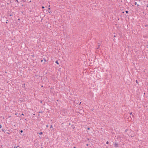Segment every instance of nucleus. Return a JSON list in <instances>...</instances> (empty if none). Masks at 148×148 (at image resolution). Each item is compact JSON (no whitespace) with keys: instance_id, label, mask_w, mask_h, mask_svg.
<instances>
[{"instance_id":"obj_1","label":"nucleus","mask_w":148,"mask_h":148,"mask_svg":"<svg viewBox=\"0 0 148 148\" xmlns=\"http://www.w3.org/2000/svg\"><path fill=\"white\" fill-rule=\"evenodd\" d=\"M39 142L36 141V142L35 141V143H34V145L35 146H36L37 147H38L39 145Z\"/></svg>"},{"instance_id":"obj_2","label":"nucleus","mask_w":148,"mask_h":148,"mask_svg":"<svg viewBox=\"0 0 148 148\" xmlns=\"http://www.w3.org/2000/svg\"><path fill=\"white\" fill-rule=\"evenodd\" d=\"M101 41H99V42L98 43V45H97V46H98V47L97 48V49H98L101 46Z\"/></svg>"},{"instance_id":"obj_3","label":"nucleus","mask_w":148,"mask_h":148,"mask_svg":"<svg viewBox=\"0 0 148 148\" xmlns=\"http://www.w3.org/2000/svg\"><path fill=\"white\" fill-rule=\"evenodd\" d=\"M114 145L115 147H119V144L116 142L115 143Z\"/></svg>"},{"instance_id":"obj_4","label":"nucleus","mask_w":148,"mask_h":148,"mask_svg":"<svg viewBox=\"0 0 148 148\" xmlns=\"http://www.w3.org/2000/svg\"><path fill=\"white\" fill-rule=\"evenodd\" d=\"M48 12L50 14L51 13V11H50V8H48Z\"/></svg>"},{"instance_id":"obj_5","label":"nucleus","mask_w":148,"mask_h":148,"mask_svg":"<svg viewBox=\"0 0 148 148\" xmlns=\"http://www.w3.org/2000/svg\"><path fill=\"white\" fill-rule=\"evenodd\" d=\"M71 127H72L73 128V129H74V128H75V127L74 126V125H71Z\"/></svg>"},{"instance_id":"obj_6","label":"nucleus","mask_w":148,"mask_h":148,"mask_svg":"<svg viewBox=\"0 0 148 148\" xmlns=\"http://www.w3.org/2000/svg\"><path fill=\"white\" fill-rule=\"evenodd\" d=\"M55 63L56 64H57L58 65L59 64L58 62V60L56 61V62H55Z\"/></svg>"},{"instance_id":"obj_7","label":"nucleus","mask_w":148,"mask_h":148,"mask_svg":"<svg viewBox=\"0 0 148 148\" xmlns=\"http://www.w3.org/2000/svg\"><path fill=\"white\" fill-rule=\"evenodd\" d=\"M39 134L42 135L43 134V133L42 132H40V133H38Z\"/></svg>"},{"instance_id":"obj_8","label":"nucleus","mask_w":148,"mask_h":148,"mask_svg":"<svg viewBox=\"0 0 148 148\" xmlns=\"http://www.w3.org/2000/svg\"><path fill=\"white\" fill-rule=\"evenodd\" d=\"M19 147V145H18L17 146H16L15 147H16V148H17L18 147ZM15 148V147H14V148Z\"/></svg>"},{"instance_id":"obj_9","label":"nucleus","mask_w":148,"mask_h":148,"mask_svg":"<svg viewBox=\"0 0 148 148\" xmlns=\"http://www.w3.org/2000/svg\"><path fill=\"white\" fill-rule=\"evenodd\" d=\"M1 130H2V131L3 132H4L5 131V130L3 129H2Z\"/></svg>"},{"instance_id":"obj_10","label":"nucleus","mask_w":148,"mask_h":148,"mask_svg":"<svg viewBox=\"0 0 148 148\" xmlns=\"http://www.w3.org/2000/svg\"><path fill=\"white\" fill-rule=\"evenodd\" d=\"M125 12L127 14L128 13V11H125Z\"/></svg>"},{"instance_id":"obj_11","label":"nucleus","mask_w":148,"mask_h":148,"mask_svg":"<svg viewBox=\"0 0 148 148\" xmlns=\"http://www.w3.org/2000/svg\"><path fill=\"white\" fill-rule=\"evenodd\" d=\"M25 84H23V87H24L25 86Z\"/></svg>"},{"instance_id":"obj_12","label":"nucleus","mask_w":148,"mask_h":148,"mask_svg":"<svg viewBox=\"0 0 148 148\" xmlns=\"http://www.w3.org/2000/svg\"><path fill=\"white\" fill-rule=\"evenodd\" d=\"M106 143L107 144H109V142L108 141H107L106 142Z\"/></svg>"},{"instance_id":"obj_13","label":"nucleus","mask_w":148,"mask_h":148,"mask_svg":"<svg viewBox=\"0 0 148 148\" xmlns=\"http://www.w3.org/2000/svg\"><path fill=\"white\" fill-rule=\"evenodd\" d=\"M42 8V9H44L45 8V7L44 6H42L41 7Z\"/></svg>"},{"instance_id":"obj_14","label":"nucleus","mask_w":148,"mask_h":148,"mask_svg":"<svg viewBox=\"0 0 148 148\" xmlns=\"http://www.w3.org/2000/svg\"><path fill=\"white\" fill-rule=\"evenodd\" d=\"M87 129L88 130H90V128L89 127L87 128Z\"/></svg>"},{"instance_id":"obj_15","label":"nucleus","mask_w":148,"mask_h":148,"mask_svg":"<svg viewBox=\"0 0 148 148\" xmlns=\"http://www.w3.org/2000/svg\"><path fill=\"white\" fill-rule=\"evenodd\" d=\"M23 132V130H21L20 131V132H21V133H22Z\"/></svg>"},{"instance_id":"obj_16","label":"nucleus","mask_w":148,"mask_h":148,"mask_svg":"<svg viewBox=\"0 0 148 148\" xmlns=\"http://www.w3.org/2000/svg\"><path fill=\"white\" fill-rule=\"evenodd\" d=\"M132 113H132V112H131V113L130 114H132V116H133H133H134V115H133V114H132Z\"/></svg>"},{"instance_id":"obj_17","label":"nucleus","mask_w":148,"mask_h":148,"mask_svg":"<svg viewBox=\"0 0 148 148\" xmlns=\"http://www.w3.org/2000/svg\"><path fill=\"white\" fill-rule=\"evenodd\" d=\"M53 127V126H52V125H51V126H50V128H51Z\"/></svg>"},{"instance_id":"obj_18","label":"nucleus","mask_w":148,"mask_h":148,"mask_svg":"<svg viewBox=\"0 0 148 148\" xmlns=\"http://www.w3.org/2000/svg\"><path fill=\"white\" fill-rule=\"evenodd\" d=\"M137 3L136 2H135L134 3V5H137Z\"/></svg>"},{"instance_id":"obj_19","label":"nucleus","mask_w":148,"mask_h":148,"mask_svg":"<svg viewBox=\"0 0 148 148\" xmlns=\"http://www.w3.org/2000/svg\"><path fill=\"white\" fill-rule=\"evenodd\" d=\"M23 1L25 2H26L27 1V0H24Z\"/></svg>"},{"instance_id":"obj_20","label":"nucleus","mask_w":148,"mask_h":148,"mask_svg":"<svg viewBox=\"0 0 148 148\" xmlns=\"http://www.w3.org/2000/svg\"><path fill=\"white\" fill-rule=\"evenodd\" d=\"M2 127V125H0V128H1Z\"/></svg>"},{"instance_id":"obj_21","label":"nucleus","mask_w":148,"mask_h":148,"mask_svg":"<svg viewBox=\"0 0 148 148\" xmlns=\"http://www.w3.org/2000/svg\"><path fill=\"white\" fill-rule=\"evenodd\" d=\"M44 61L45 62H46V60L45 59H44Z\"/></svg>"},{"instance_id":"obj_22","label":"nucleus","mask_w":148,"mask_h":148,"mask_svg":"<svg viewBox=\"0 0 148 148\" xmlns=\"http://www.w3.org/2000/svg\"><path fill=\"white\" fill-rule=\"evenodd\" d=\"M39 113H42V112H38Z\"/></svg>"},{"instance_id":"obj_23","label":"nucleus","mask_w":148,"mask_h":148,"mask_svg":"<svg viewBox=\"0 0 148 148\" xmlns=\"http://www.w3.org/2000/svg\"><path fill=\"white\" fill-rule=\"evenodd\" d=\"M21 115H23V116H24V114H23L22 113V114H21Z\"/></svg>"},{"instance_id":"obj_24","label":"nucleus","mask_w":148,"mask_h":148,"mask_svg":"<svg viewBox=\"0 0 148 148\" xmlns=\"http://www.w3.org/2000/svg\"><path fill=\"white\" fill-rule=\"evenodd\" d=\"M41 62H43V60H41Z\"/></svg>"},{"instance_id":"obj_25","label":"nucleus","mask_w":148,"mask_h":148,"mask_svg":"<svg viewBox=\"0 0 148 148\" xmlns=\"http://www.w3.org/2000/svg\"><path fill=\"white\" fill-rule=\"evenodd\" d=\"M136 83H138L137 81V80H136Z\"/></svg>"},{"instance_id":"obj_26","label":"nucleus","mask_w":148,"mask_h":148,"mask_svg":"<svg viewBox=\"0 0 148 148\" xmlns=\"http://www.w3.org/2000/svg\"><path fill=\"white\" fill-rule=\"evenodd\" d=\"M18 3H19L18 1V0H16Z\"/></svg>"},{"instance_id":"obj_27","label":"nucleus","mask_w":148,"mask_h":148,"mask_svg":"<svg viewBox=\"0 0 148 148\" xmlns=\"http://www.w3.org/2000/svg\"><path fill=\"white\" fill-rule=\"evenodd\" d=\"M147 7H148V4L147 5Z\"/></svg>"},{"instance_id":"obj_28","label":"nucleus","mask_w":148,"mask_h":148,"mask_svg":"<svg viewBox=\"0 0 148 148\" xmlns=\"http://www.w3.org/2000/svg\"><path fill=\"white\" fill-rule=\"evenodd\" d=\"M147 26H148V25H145V26H146V27H147Z\"/></svg>"},{"instance_id":"obj_29","label":"nucleus","mask_w":148,"mask_h":148,"mask_svg":"<svg viewBox=\"0 0 148 148\" xmlns=\"http://www.w3.org/2000/svg\"><path fill=\"white\" fill-rule=\"evenodd\" d=\"M88 144H86V146H88Z\"/></svg>"},{"instance_id":"obj_30","label":"nucleus","mask_w":148,"mask_h":148,"mask_svg":"<svg viewBox=\"0 0 148 148\" xmlns=\"http://www.w3.org/2000/svg\"><path fill=\"white\" fill-rule=\"evenodd\" d=\"M48 125H46V127H48Z\"/></svg>"},{"instance_id":"obj_31","label":"nucleus","mask_w":148,"mask_h":148,"mask_svg":"<svg viewBox=\"0 0 148 148\" xmlns=\"http://www.w3.org/2000/svg\"><path fill=\"white\" fill-rule=\"evenodd\" d=\"M137 6H138H138H139V5H138V4H137Z\"/></svg>"},{"instance_id":"obj_32","label":"nucleus","mask_w":148,"mask_h":148,"mask_svg":"<svg viewBox=\"0 0 148 148\" xmlns=\"http://www.w3.org/2000/svg\"><path fill=\"white\" fill-rule=\"evenodd\" d=\"M73 148H76V147H74Z\"/></svg>"},{"instance_id":"obj_33","label":"nucleus","mask_w":148,"mask_h":148,"mask_svg":"<svg viewBox=\"0 0 148 148\" xmlns=\"http://www.w3.org/2000/svg\"><path fill=\"white\" fill-rule=\"evenodd\" d=\"M87 140H89V138H87Z\"/></svg>"},{"instance_id":"obj_34","label":"nucleus","mask_w":148,"mask_h":148,"mask_svg":"<svg viewBox=\"0 0 148 148\" xmlns=\"http://www.w3.org/2000/svg\"><path fill=\"white\" fill-rule=\"evenodd\" d=\"M12 16V15H11V14H10V16Z\"/></svg>"},{"instance_id":"obj_35","label":"nucleus","mask_w":148,"mask_h":148,"mask_svg":"<svg viewBox=\"0 0 148 148\" xmlns=\"http://www.w3.org/2000/svg\"><path fill=\"white\" fill-rule=\"evenodd\" d=\"M41 148H43V147H41Z\"/></svg>"},{"instance_id":"obj_36","label":"nucleus","mask_w":148,"mask_h":148,"mask_svg":"<svg viewBox=\"0 0 148 148\" xmlns=\"http://www.w3.org/2000/svg\"><path fill=\"white\" fill-rule=\"evenodd\" d=\"M7 134H9L8 133V132H7Z\"/></svg>"},{"instance_id":"obj_37","label":"nucleus","mask_w":148,"mask_h":148,"mask_svg":"<svg viewBox=\"0 0 148 148\" xmlns=\"http://www.w3.org/2000/svg\"><path fill=\"white\" fill-rule=\"evenodd\" d=\"M41 87H43V86H41Z\"/></svg>"},{"instance_id":"obj_38","label":"nucleus","mask_w":148,"mask_h":148,"mask_svg":"<svg viewBox=\"0 0 148 148\" xmlns=\"http://www.w3.org/2000/svg\"><path fill=\"white\" fill-rule=\"evenodd\" d=\"M31 2V1H30L29 2Z\"/></svg>"},{"instance_id":"obj_39","label":"nucleus","mask_w":148,"mask_h":148,"mask_svg":"<svg viewBox=\"0 0 148 148\" xmlns=\"http://www.w3.org/2000/svg\"><path fill=\"white\" fill-rule=\"evenodd\" d=\"M139 1H140L141 0H138Z\"/></svg>"},{"instance_id":"obj_40","label":"nucleus","mask_w":148,"mask_h":148,"mask_svg":"<svg viewBox=\"0 0 148 148\" xmlns=\"http://www.w3.org/2000/svg\"><path fill=\"white\" fill-rule=\"evenodd\" d=\"M6 23H7V21H6Z\"/></svg>"},{"instance_id":"obj_41","label":"nucleus","mask_w":148,"mask_h":148,"mask_svg":"<svg viewBox=\"0 0 148 148\" xmlns=\"http://www.w3.org/2000/svg\"><path fill=\"white\" fill-rule=\"evenodd\" d=\"M33 115H35V114H33Z\"/></svg>"}]
</instances>
